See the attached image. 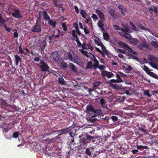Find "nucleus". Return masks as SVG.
<instances>
[{"label":"nucleus","instance_id":"obj_8","mask_svg":"<svg viewBox=\"0 0 158 158\" xmlns=\"http://www.w3.org/2000/svg\"><path fill=\"white\" fill-rule=\"evenodd\" d=\"M101 74L103 77H106L108 78H110L114 76V74L112 72L106 70L101 72Z\"/></svg>","mask_w":158,"mask_h":158},{"label":"nucleus","instance_id":"obj_19","mask_svg":"<svg viewBox=\"0 0 158 158\" xmlns=\"http://www.w3.org/2000/svg\"><path fill=\"white\" fill-rule=\"evenodd\" d=\"M15 65H16L17 66L18 65L19 62H21V58L19 56L17 55L15 56Z\"/></svg>","mask_w":158,"mask_h":158},{"label":"nucleus","instance_id":"obj_38","mask_svg":"<svg viewBox=\"0 0 158 158\" xmlns=\"http://www.w3.org/2000/svg\"><path fill=\"white\" fill-rule=\"evenodd\" d=\"M102 21L101 20H99L98 23V27H99L100 28H102L103 27V26L104 25V23H103Z\"/></svg>","mask_w":158,"mask_h":158},{"label":"nucleus","instance_id":"obj_5","mask_svg":"<svg viewBox=\"0 0 158 158\" xmlns=\"http://www.w3.org/2000/svg\"><path fill=\"white\" fill-rule=\"evenodd\" d=\"M31 31L34 33H40L41 31V28L40 24L38 23V20H36L35 25L31 28Z\"/></svg>","mask_w":158,"mask_h":158},{"label":"nucleus","instance_id":"obj_49","mask_svg":"<svg viewBox=\"0 0 158 158\" xmlns=\"http://www.w3.org/2000/svg\"><path fill=\"white\" fill-rule=\"evenodd\" d=\"M116 77L118 79L117 80V82H122L123 81L120 77V75L118 74H116Z\"/></svg>","mask_w":158,"mask_h":158},{"label":"nucleus","instance_id":"obj_60","mask_svg":"<svg viewBox=\"0 0 158 158\" xmlns=\"http://www.w3.org/2000/svg\"><path fill=\"white\" fill-rule=\"evenodd\" d=\"M75 140H74V136H73L72 137H71V140L70 141V144H73V143L74 142Z\"/></svg>","mask_w":158,"mask_h":158},{"label":"nucleus","instance_id":"obj_29","mask_svg":"<svg viewBox=\"0 0 158 158\" xmlns=\"http://www.w3.org/2000/svg\"><path fill=\"white\" fill-rule=\"evenodd\" d=\"M1 26L3 27L5 30L6 31H7L8 32H10L11 31V29L8 27L7 26V25L5 23H4L3 24H1Z\"/></svg>","mask_w":158,"mask_h":158},{"label":"nucleus","instance_id":"obj_18","mask_svg":"<svg viewBox=\"0 0 158 158\" xmlns=\"http://www.w3.org/2000/svg\"><path fill=\"white\" fill-rule=\"evenodd\" d=\"M43 17L45 20H48L50 19V17L48 15L47 13L45 11H43Z\"/></svg>","mask_w":158,"mask_h":158},{"label":"nucleus","instance_id":"obj_1","mask_svg":"<svg viewBox=\"0 0 158 158\" xmlns=\"http://www.w3.org/2000/svg\"><path fill=\"white\" fill-rule=\"evenodd\" d=\"M80 139V147L81 148H85V145L88 143L91 142L93 139H96V136H91L87 133H83L79 136Z\"/></svg>","mask_w":158,"mask_h":158},{"label":"nucleus","instance_id":"obj_54","mask_svg":"<svg viewBox=\"0 0 158 158\" xmlns=\"http://www.w3.org/2000/svg\"><path fill=\"white\" fill-rule=\"evenodd\" d=\"M87 46L88 47V48L89 49H90L91 51H92L93 50V47L91 45L90 43H88L87 44Z\"/></svg>","mask_w":158,"mask_h":158},{"label":"nucleus","instance_id":"obj_26","mask_svg":"<svg viewBox=\"0 0 158 158\" xmlns=\"http://www.w3.org/2000/svg\"><path fill=\"white\" fill-rule=\"evenodd\" d=\"M103 34L104 39L106 41H108L110 38L109 34L105 32H103Z\"/></svg>","mask_w":158,"mask_h":158},{"label":"nucleus","instance_id":"obj_34","mask_svg":"<svg viewBox=\"0 0 158 158\" xmlns=\"http://www.w3.org/2000/svg\"><path fill=\"white\" fill-rule=\"evenodd\" d=\"M61 26L63 28V30L64 31H67V27L66 25V23H62L61 24Z\"/></svg>","mask_w":158,"mask_h":158},{"label":"nucleus","instance_id":"obj_40","mask_svg":"<svg viewBox=\"0 0 158 158\" xmlns=\"http://www.w3.org/2000/svg\"><path fill=\"white\" fill-rule=\"evenodd\" d=\"M132 69V68L130 65H128L126 69V72L129 73Z\"/></svg>","mask_w":158,"mask_h":158},{"label":"nucleus","instance_id":"obj_45","mask_svg":"<svg viewBox=\"0 0 158 158\" xmlns=\"http://www.w3.org/2000/svg\"><path fill=\"white\" fill-rule=\"evenodd\" d=\"M101 82L99 81H97L94 83V86L95 88H97L100 85Z\"/></svg>","mask_w":158,"mask_h":158},{"label":"nucleus","instance_id":"obj_20","mask_svg":"<svg viewBox=\"0 0 158 158\" xmlns=\"http://www.w3.org/2000/svg\"><path fill=\"white\" fill-rule=\"evenodd\" d=\"M147 44L143 41H142L138 45V47L140 49H142L144 47H146Z\"/></svg>","mask_w":158,"mask_h":158},{"label":"nucleus","instance_id":"obj_12","mask_svg":"<svg viewBox=\"0 0 158 158\" xmlns=\"http://www.w3.org/2000/svg\"><path fill=\"white\" fill-rule=\"evenodd\" d=\"M48 24L51 26L53 28H55L56 27L57 22L54 21L51 19L48 20Z\"/></svg>","mask_w":158,"mask_h":158},{"label":"nucleus","instance_id":"obj_10","mask_svg":"<svg viewBox=\"0 0 158 158\" xmlns=\"http://www.w3.org/2000/svg\"><path fill=\"white\" fill-rule=\"evenodd\" d=\"M15 12L12 13V15L13 17L17 19L22 18L23 16L19 14L20 11L19 9L15 10Z\"/></svg>","mask_w":158,"mask_h":158},{"label":"nucleus","instance_id":"obj_9","mask_svg":"<svg viewBox=\"0 0 158 158\" xmlns=\"http://www.w3.org/2000/svg\"><path fill=\"white\" fill-rule=\"evenodd\" d=\"M52 58L53 61H57L60 59V56L57 51H54L51 53Z\"/></svg>","mask_w":158,"mask_h":158},{"label":"nucleus","instance_id":"obj_61","mask_svg":"<svg viewBox=\"0 0 158 158\" xmlns=\"http://www.w3.org/2000/svg\"><path fill=\"white\" fill-rule=\"evenodd\" d=\"M83 30L84 31L85 34L87 35L89 33V30L87 29H86L85 27H84Z\"/></svg>","mask_w":158,"mask_h":158},{"label":"nucleus","instance_id":"obj_11","mask_svg":"<svg viewBox=\"0 0 158 158\" xmlns=\"http://www.w3.org/2000/svg\"><path fill=\"white\" fill-rule=\"evenodd\" d=\"M109 13L110 19H115L117 18V16L115 14V10L113 9H110Z\"/></svg>","mask_w":158,"mask_h":158},{"label":"nucleus","instance_id":"obj_15","mask_svg":"<svg viewBox=\"0 0 158 158\" xmlns=\"http://www.w3.org/2000/svg\"><path fill=\"white\" fill-rule=\"evenodd\" d=\"M56 132L55 130H52L49 129H47L45 130V133L48 136L50 135L53 133Z\"/></svg>","mask_w":158,"mask_h":158},{"label":"nucleus","instance_id":"obj_24","mask_svg":"<svg viewBox=\"0 0 158 158\" xmlns=\"http://www.w3.org/2000/svg\"><path fill=\"white\" fill-rule=\"evenodd\" d=\"M94 115H99L102 114V111L100 109H97L95 110V111L93 112Z\"/></svg>","mask_w":158,"mask_h":158},{"label":"nucleus","instance_id":"obj_64","mask_svg":"<svg viewBox=\"0 0 158 158\" xmlns=\"http://www.w3.org/2000/svg\"><path fill=\"white\" fill-rule=\"evenodd\" d=\"M15 31L16 32L14 33V36L15 38H17L18 37V33L17 32V30L16 29H15Z\"/></svg>","mask_w":158,"mask_h":158},{"label":"nucleus","instance_id":"obj_35","mask_svg":"<svg viewBox=\"0 0 158 158\" xmlns=\"http://www.w3.org/2000/svg\"><path fill=\"white\" fill-rule=\"evenodd\" d=\"M123 27L122 28L121 30L124 32H127L129 31V28L128 27L125 26L124 25H123Z\"/></svg>","mask_w":158,"mask_h":158},{"label":"nucleus","instance_id":"obj_16","mask_svg":"<svg viewBox=\"0 0 158 158\" xmlns=\"http://www.w3.org/2000/svg\"><path fill=\"white\" fill-rule=\"evenodd\" d=\"M69 67L74 72H77V69L76 68L75 66L73 64L69 63Z\"/></svg>","mask_w":158,"mask_h":158},{"label":"nucleus","instance_id":"obj_57","mask_svg":"<svg viewBox=\"0 0 158 158\" xmlns=\"http://www.w3.org/2000/svg\"><path fill=\"white\" fill-rule=\"evenodd\" d=\"M126 98V97L124 96H123L119 98V100L121 102H123Z\"/></svg>","mask_w":158,"mask_h":158},{"label":"nucleus","instance_id":"obj_59","mask_svg":"<svg viewBox=\"0 0 158 158\" xmlns=\"http://www.w3.org/2000/svg\"><path fill=\"white\" fill-rule=\"evenodd\" d=\"M111 118L113 121H116L118 119L117 117L114 116H112L111 117Z\"/></svg>","mask_w":158,"mask_h":158},{"label":"nucleus","instance_id":"obj_47","mask_svg":"<svg viewBox=\"0 0 158 158\" xmlns=\"http://www.w3.org/2000/svg\"><path fill=\"white\" fill-rule=\"evenodd\" d=\"M144 94L145 95L148 96V97H151L152 96L151 94L149 93V90H147L144 91Z\"/></svg>","mask_w":158,"mask_h":158},{"label":"nucleus","instance_id":"obj_7","mask_svg":"<svg viewBox=\"0 0 158 158\" xmlns=\"http://www.w3.org/2000/svg\"><path fill=\"white\" fill-rule=\"evenodd\" d=\"M96 13L98 15L99 19L102 22L105 20V17L103 13L99 9H97L95 10Z\"/></svg>","mask_w":158,"mask_h":158},{"label":"nucleus","instance_id":"obj_13","mask_svg":"<svg viewBox=\"0 0 158 158\" xmlns=\"http://www.w3.org/2000/svg\"><path fill=\"white\" fill-rule=\"evenodd\" d=\"M86 110L88 112H94L95 111V108L91 104H89L86 106Z\"/></svg>","mask_w":158,"mask_h":158},{"label":"nucleus","instance_id":"obj_23","mask_svg":"<svg viewBox=\"0 0 158 158\" xmlns=\"http://www.w3.org/2000/svg\"><path fill=\"white\" fill-rule=\"evenodd\" d=\"M93 67V65L92 62L89 61L87 62V65L86 67V69H92Z\"/></svg>","mask_w":158,"mask_h":158},{"label":"nucleus","instance_id":"obj_36","mask_svg":"<svg viewBox=\"0 0 158 158\" xmlns=\"http://www.w3.org/2000/svg\"><path fill=\"white\" fill-rule=\"evenodd\" d=\"M87 120L89 121H90L92 123H94L98 120L97 118H92L90 117H88Z\"/></svg>","mask_w":158,"mask_h":158},{"label":"nucleus","instance_id":"obj_33","mask_svg":"<svg viewBox=\"0 0 158 158\" xmlns=\"http://www.w3.org/2000/svg\"><path fill=\"white\" fill-rule=\"evenodd\" d=\"M137 147L138 149H139L141 150H142L144 149H147L148 148L147 146L142 145H138L137 146Z\"/></svg>","mask_w":158,"mask_h":158},{"label":"nucleus","instance_id":"obj_58","mask_svg":"<svg viewBox=\"0 0 158 158\" xmlns=\"http://www.w3.org/2000/svg\"><path fill=\"white\" fill-rule=\"evenodd\" d=\"M152 44L153 46L155 47H158V44L154 41H153L152 43Z\"/></svg>","mask_w":158,"mask_h":158},{"label":"nucleus","instance_id":"obj_27","mask_svg":"<svg viewBox=\"0 0 158 158\" xmlns=\"http://www.w3.org/2000/svg\"><path fill=\"white\" fill-rule=\"evenodd\" d=\"M58 82L61 85L64 84L65 81L64 78L62 77H60L58 78Z\"/></svg>","mask_w":158,"mask_h":158},{"label":"nucleus","instance_id":"obj_55","mask_svg":"<svg viewBox=\"0 0 158 158\" xmlns=\"http://www.w3.org/2000/svg\"><path fill=\"white\" fill-rule=\"evenodd\" d=\"M101 46L102 49L103 50V51H104L106 49V48L105 46L103 45V43L101 42V45L100 46Z\"/></svg>","mask_w":158,"mask_h":158},{"label":"nucleus","instance_id":"obj_51","mask_svg":"<svg viewBox=\"0 0 158 158\" xmlns=\"http://www.w3.org/2000/svg\"><path fill=\"white\" fill-rule=\"evenodd\" d=\"M148 74L151 77L154 78L156 74L152 72H148Z\"/></svg>","mask_w":158,"mask_h":158},{"label":"nucleus","instance_id":"obj_2","mask_svg":"<svg viewBox=\"0 0 158 158\" xmlns=\"http://www.w3.org/2000/svg\"><path fill=\"white\" fill-rule=\"evenodd\" d=\"M118 44L121 47L127 51L129 52L128 54H133L135 55H138L137 52H135L126 44L121 41H119L118 42Z\"/></svg>","mask_w":158,"mask_h":158},{"label":"nucleus","instance_id":"obj_44","mask_svg":"<svg viewBox=\"0 0 158 158\" xmlns=\"http://www.w3.org/2000/svg\"><path fill=\"white\" fill-rule=\"evenodd\" d=\"M138 130L139 131H141L142 133H146L147 132L146 130L144 129L142 127H139Z\"/></svg>","mask_w":158,"mask_h":158},{"label":"nucleus","instance_id":"obj_46","mask_svg":"<svg viewBox=\"0 0 158 158\" xmlns=\"http://www.w3.org/2000/svg\"><path fill=\"white\" fill-rule=\"evenodd\" d=\"M143 69L148 74V72H150L149 69L147 66L144 65L143 66Z\"/></svg>","mask_w":158,"mask_h":158},{"label":"nucleus","instance_id":"obj_63","mask_svg":"<svg viewBox=\"0 0 158 158\" xmlns=\"http://www.w3.org/2000/svg\"><path fill=\"white\" fill-rule=\"evenodd\" d=\"M52 73L55 76H56L57 77H58L59 76H60V74L58 73L57 72L54 71L52 72Z\"/></svg>","mask_w":158,"mask_h":158},{"label":"nucleus","instance_id":"obj_22","mask_svg":"<svg viewBox=\"0 0 158 158\" xmlns=\"http://www.w3.org/2000/svg\"><path fill=\"white\" fill-rule=\"evenodd\" d=\"M123 34L122 35L129 41L132 37L131 35L128 33H123Z\"/></svg>","mask_w":158,"mask_h":158},{"label":"nucleus","instance_id":"obj_28","mask_svg":"<svg viewBox=\"0 0 158 158\" xmlns=\"http://www.w3.org/2000/svg\"><path fill=\"white\" fill-rule=\"evenodd\" d=\"M100 104L103 108H105L106 107L105 100L103 98H101L100 101Z\"/></svg>","mask_w":158,"mask_h":158},{"label":"nucleus","instance_id":"obj_17","mask_svg":"<svg viewBox=\"0 0 158 158\" xmlns=\"http://www.w3.org/2000/svg\"><path fill=\"white\" fill-rule=\"evenodd\" d=\"M129 42L135 45H136L139 42V40L135 38H131L130 39Z\"/></svg>","mask_w":158,"mask_h":158},{"label":"nucleus","instance_id":"obj_21","mask_svg":"<svg viewBox=\"0 0 158 158\" xmlns=\"http://www.w3.org/2000/svg\"><path fill=\"white\" fill-rule=\"evenodd\" d=\"M94 68L95 69H96L99 65V61L97 60L94 56Z\"/></svg>","mask_w":158,"mask_h":158},{"label":"nucleus","instance_id":"obj_52","mask_svg":"<svg viewBox=\"0 0 158 158\" xmlns=\"http://www.w3.org/2000/svg\"><path fill=\"white\" fill-rule=\"evenodd\" d=\"M91 18L94 20H96L98 19V17L97 16L94 14H92Z\"/></svg>","mask_w":158,"mask_h":158},{"label":"nucleus","instance_id":"obj_53","mask_svg":"<svg viewBox=\"0 0 158 158\" xmlns=\"http://www.w3.org/2000/svg\"><path fill=\"white\" fill-rule=\"evenodd\" d=\"M19 52L21 54L24 53V51L23 50L22 48L20 45L19 46Z\"/></svg>","mask_w":158,"mask_h":158},{"label":"nucleus","instance_id":"obj_3","mask_svg":"<svg viewBox=\"0 0 158 158\" xmlns=\"http://www.w3.org/2000/svg\"><path fill=\"white\" fill-rule=\"evenodd\" d=\"M148 59L150 61L149 64L153 68L158 70V58L152 55L149 56Z\"/></svg>","mask_w":158,"mask_h":158},{"label":"nucleus","instance_id":"obj_37","mask_svg":"<svg viewBox=\"0 0 158 158\" xmlns=\"http://www.w3.org/2000/svg\"><path fill=\"white\" fill-rule=\"evenodd\" d=\"M137 27H139V28L141 29L145 30H148L147 28L145 27H144L142 26L141 24L140 23H138L137 24Z\"/></svg>","mask_w":158,"mask_h":158},{"label":"nucleus","instance_id":"obj_14","mask_svg":"<svg viewBox=\"0 0 158 158\" xmlns=\"http://www.w3.org/2000/svg\"><path fill=\"white\" fill-rule=\"evenodd\" d=\"M68 128H66L60 130H55V131H56V132H59V133L60 135H61L63 134H65L68 133Z\"/></svg>","mask_w":158,"mask_h":158},{"label":"nucleus","instance_id":"obj_6","mask_svg":"<svg viewBox=\"0 0 158 158\" xmlns=\"http://www.w3.org/2000/svg\"><path fill=\"white\" fill-rule=\"evenodd\" d=\"M38 65L40 67L41 71L43 72L47 71L49 68L48 65L45 63L44 61L43 60H41Z\"/></svg>","mask_w":158,"mask_h":158},{"label":"nucleus","instance_id":"obj_56","mask_svg":"<svg viewBox=\"0 0 158 158\" xmlns=\"http://www.w3.org/2000/svg\"><path fill=\"white\" fill-rule=\"evenodd\" d=\"M87 46V44L85 43H83L82 44V45L81 46L82 47V48L83 49H87V48H86V46Z\"/></svg>","mask_w":158,"mask_h":158},{"label":"nucleus","instance_id":"obj_41","mask_svg":"<svg viewBox=\"0 0 158 158\" xmlns=\"http://www.w3.org/2000/svg\"><path fill=\"white\" fill-rule=\"evenodd\" d=\"M19 135V133L18 132H15L13 134V136L15 138H17Z\"/></svg>","mask_w":158,"mask_h":158},{"label":"nucleus","instance_id":"obj_50","mask_svg":"<svg viewBox=\"0 0 158 158\" xmlns=\"http://www.w3.org/2000/svg\"><path fill=\"white\" fill-rule=\"evenodd\" d=\"M46 41L45 40H44L42 41V47L44 48L46 46Z\"/></svg>","mask_w":158,"mask_h":158},{"label":"nucleus","instance_id":"obj_31","mask_svg":"<svg viewBox=\"0 0 158 158\" xmlns=\"http://www.w3.org/2000/svg\"><path fill=\"white\" fill-rule=\"evenodd\" d=\"M130 25L131 26V29L133 30L137 31H139V29L136 28L135 25L131 22L130 23Z\"/></svg>","mask_w":158,"mask_h":158},{"label":"nucleus","instance_id":"obj_30","mask_svg":"<svg viewBox=\"0 0 158 158\" xmlns=\"http://www.w3.org/2000/svg\"><path fill=\"white\" fill-rule=\"evenodd\" d=\"M80 14L82 17L84 19L86 18L87 14L84 10H81Z\"/></svg>","mask_w":158,"mask_h":158},{"label":"nucleus","instance_id":"obj_32","mask_svg":"<svg viewBox=\"0 0 158 158\" xmlns=\"http://www.w3.org/2000/svg\"><path fill=\"white\" fill-rule=\"evenodd\" d=\"M110 85L111 87H112L114 89H116V90H119L120 89V87L118 85H116L115 84H114L113 83L110 84Z\"/></svg>","mask_w":158,"mask_h":158},{"label":"nucleus","instance_id":"obj_42","mask_svg":"<svg viewBox=\"0 0 158 158\" xmlns=\"http://www.w3.org/2000/svg\"><path fill=\"white\" fill-rule=\"evenodd\" d=\"M61 67L64 68H67V64L66 62H62L60 64Z\"/></svg>","mask_w":158,"mask_h":158},{"label":"nucleus","instance_id":"obj_39","mask_svg":"<svg viewBox=\"0 0 158 158\" xmlns=\"http://www.w3.org/2000/svg\"><path fill=\"white\" fill-rule=\"evenodd\" d=\"M80 51L82 54L85 56L87 57H89V56L88 55V52L87 51H84L82 49H81L80 50Z\"/></svg>","mask_w":158,"mask_h":158},{"label":"nucleus","instance_id":"obj_62","mask_svg":"<svg viewBox=\"0 0 158 158\" xmlns=\"http://www.w3.org/2000/svg\"><path fill=\"white\" fill-rule=\"evenodd\" d=\"M105 68V66L103 65H99L97 68H99L100 70H103Z\"/></svg>","mask_w":158,"mask_h":158},{"label":"nucleus","instance_id":"obj_25","mask_svg":"<svg viewBox=\"0 0 158 158\" xmlns=\"http://www.w3.org/2000/svg\"><path fill=\"white\" fill-rule=\"evenodd\" d=\"M85 153L88 156H91L92 153L90 151V149L89 148H87L85 151Z\"/></svg>","mask_w":158,"mask_h":158},{"label":"nucleus","instance_id":"obj_43","mask_svg":"<svg viewBox=\"0 0 158 158\" xmlns=\"http://www.w3.org/2000/svg\"><path fill=\"white\" fill-rule=\"evenodd\" d=\"M5 22V20L2 19V16L0 14V26H1V24H3Z\"/></svg>","mask_w":158,"mask_h":158},{"label":"nucleus","instance_id":"obj_4","mask_svg":"<svg viewBox=\"0 0 158 158\" xmlns=\"http://www.w3.org/2000/svg\"><path fill=\"white\" fill-rule=\"evenodd\" d=\"M68 57L69 60L71 61L76 63L77 64H78V56L75 54L73 53L72 55L70 52H68L67 53Z\"/></svg>","mask_w":158,"mask_h":158},{"label":"nucleus","instance_id":"obj_48","mask_svg":"<svg viewBox=\"0 0 158 158\" xmlns=\"http://www.w3.org/2000/svg\"><path fill=\"white\" fill-rule=\"evenodd\" d=\"M72 35L75 38L77 36V35L76 33V31L75 30H73L72 31Z\"/></svg>","mask_w":158,"mask_h":158}]
</instances>
